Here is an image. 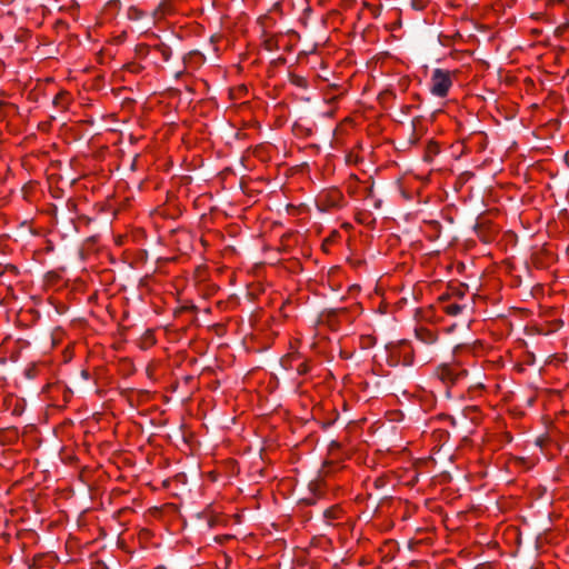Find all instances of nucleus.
Instances as JSON below:
<instances>
[{
    "instance_id": "f257e3e1",
    "label": "nucleus",
    "mask_w": 569,
    "mask_h": 569,
    "mask_svg": "<svg viewBox=\"0 0 569 569\" xmlns=\"http://www.w3.org/2000/svg\"><path fill=\"white\" fill-rule=\"evenodd\" d=\"M431 82V93L440 98H443L448 94V91L452 84L449 73L442 69L433 70Z\"/></svg>"
},
{
    "instance_id": "f03ea898",
    "label": "nucleus",
    "mask_w": 569,
    "mask_h": 569,
    "mask_svg": "<svg viewBox=\"0 0 569 569\" xmlns=\"http://www.w3.org/2000/svg\"><path fill=\"white\" fill-rule=\"evenodd\" d=\"M465 376H467V371L466 370H459L458 371L455 368L449 367V366H443L441 368V370H440V377L445 381L456 382L461 377H465Z\"/></svg>"
},
{
    "instance_id": "7ed1b4c3",
    "label": "nucleus",
    "mask_w": 569,
    "mask_h": 569,
    "mask_svg": "<svg viewBox=\"0 0 569 569\" xmlns=\"http://www.w3.org/2000/svg\"><path fill=\"white\" fill-rule=\"evenodd\" d=\"M416 336L421 342L426 345H432L437 341V335L426 328L417 329Z\"/></svg>"
},
{
    "instance_id": "20e7f679",
    "label": "nucleus",
    "mask_w": 569,
    "mask_h": 569,
    "mask_svg": "<svg viewBox=\"0 0 569 569\" xmlns=\"http://www.w3.org/2000/svg\"><path fill=\"white\" fill-rule=\"evenodd\" d=\"M157 50L161 53L164 61H169L172 56V50L167 44L161 43L157 47Z\"/></svg>"
},
{
    "instance_id": "39448f33",
    "label": "nucleus",
    "mask_w": 569,
    "mask_h": 569,
    "mask_svg": "<svg viewBox=\"0 0 569 569\" xmlns=\"http://www.w3.org/2000/svg\"><path fill=\"white\" fill-rule=\"evenodd\" d=\"M462 310H463V306H460L458 303H451V305L447 306V308H446L447 313L451 315V316H457V315L461 313Z\"/></svg>"
},
{
    "instance_id": "423d86ee",
    "label": "nucleus",
    "mask_w": 569,
    "mask_h": 569,
    "mask_svg": "<svg viewBox=\"0 0 569 569\" xmlns=\"http://www.w3.org/2000/svg\"><path fill=\"white\" fill-rule=\"evenodd\" d=\"M410 4H411L412 9H415L417 11H421L426 8L427 1L426 0H411Z\"/></svg>"
},
{
    "instance_id": "0eeeda50",
    "label": "nucleus",
    "mask_w": 569,
    "mask_h": 569,
    "mask_svg": "<svg viewBox=\"0 0 569 569\" xmlns=\"http://www.w3.org/2000/svg\"><path fill=\"white\" fill-rule=\"evenodd\" d=\"M325 517L326 518H335V513L331 509H327L325 512H323Z\"/></svg>"
},
{
    "instance_id": "6e6552de",
    "label": "nucleus",
    "mask_w": 569,
    "mask_h": 569,
    "mask_svg": "<svg viewBox=\"0 0 569 569\" xmlns=\"http://www.w3.org/2000/svg\"><path fill=\"white\" fill-rule=\"evenodd\" d=\"M81 376H82L84 379H88V378H89V373H88L86 370H82V371H81Z\"/></svg>"
},
{
    "instance_id": "1a4fd4ad",
    "label": "nucleus",
    "mask_w": 569,
    "mask_h": 569,
    "mask_svg": "<svg viewBox=\"0 0 569 569\" xmlns=\"http://www.w3.org/2000/svg\"><path fill=\"white\" fill-rule=\"evenodd\" d=\"M537 443H538L539 446H541V445H542V439H537Z\"/></svg>"
},
{
    "instance_id": "9d476101",
    "label": "nucleus",
    "mask_w": 569,
    "mask_h": 569,
    "mask_svg": "<svg viewBox=\"0 0 569 569\" xmlns=\"http://www.w3.org/2000/svg\"><path fill=\"white\" fill-rule=\"evenodd\" d=\"M433 152L436 153L437 152V146H433Z\"/></svg>"
},
{
    "instance_id": "9b49d317",
    "label": "nucleus",
    "mask_w": 569,
    "mask_h": 569,
    "mask_svg": "<svg viewBox=\"0 0 569 569\" xmlns=\"http://www.w3.org/2000/svg\"><path fill=\"white\" fill-rule=\"evenodd\" d=\"M156 569H166L163 566H159Z\"/></svg>"
}]
</instances>
